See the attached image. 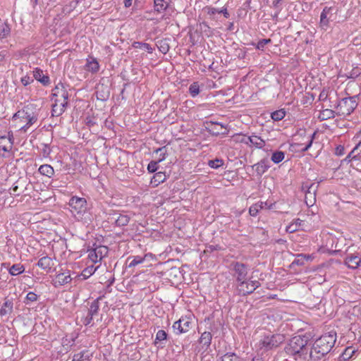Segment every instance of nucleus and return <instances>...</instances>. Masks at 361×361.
Segmentation results:
<instances>
[{
    "label": "nucleus",
    "mask_w": 361,
    "mask_h": 361,
    "mask_svg": "<svg viewBox=\"0 0 361 361\" xmlns=\"http://www.w3.org/2000/svg\"><path fill=\"white\" fill-rule=\"evenodd\" d=\"M336 341V333L330 332L322 335L313 343L312 350L310 351V357L314 360H319L328 354L334 347Z\"/></svg>",
    "instance_id": "obj_1"
},
{
    "label": "nucleus",
    "mask_w": 361,
    "mask_h": 361,
    "mask_svg": "<svg viewBox=\"0 0 361 361\" xmlns=\"http://www.w3.org/2000/svg\"><path fill=\"white\" fill-rule=\"evenodd\" d=\"M308 341L305 336H296L293 337L285 347V352L294 357L295 360H306L310 356L307 348Z\"/></svg>",
    "instance_id": "obj_2"
},
{
    "label": "nucleus",
    "mask_w": 361,
    "mask_h": 361,
    "mask_svg": "<svg viewBox=\"0 0 361 361\" xmlns=\"http://www.w3.org/2000/svg\"><path fill=\"white\" fill-rule=\"evenodd\" d=\"M314 134L306 136L305 130H301L298 133L299 142H296V138H295V144L290 145L289 150L295 152L306 151L311 146Z\"/></svg>",
    "instance_id": "obj_3"
},
{
    "label": "nucleus",
    "mask_w": 361,
    "mask_h": 361,
    "mask_svg": "<svg viewBox=\"0 0 361 361\" xmlns=\"http://www.w3.org/2000/svg\"><path fill=\"white\" fill-rule=\"evenodd\" d=\"M11 195L18 196L20 195H28L32 190V185L27 177H20L10 189Z\"/></svg>",
    "instance_id": "obj_4"
},
{
    "label": "nucleus",
    "mask_w": 361,
    "mask_h": 361,
    "mask_svg": "<svg viewBox=\"0 0 361 361\" xmlns=\"http://www.w3.org/2000/svg\"><path fill=\"white\" fill-rule=\"evenodd\" d=\"M356 97H350L342 99L338 104L336 109L339 115L348 116L357 107Z\"/></svg>",
    "instance_id": "obj_5"
},
{
    "label": "nucleus",
    "mask_w": 361,
    "mask_h": 361,
    "mask_svg": "<svg viewBox=\"0 0 361 361\" xmlns=\"http://www.w3.org/2000/svg\"><path fill=\"white\" fill-rule=\"evenodd\" d=\"M284 341L285 336L283 334H274L264 337L261 341V345L262 348L269 350L279 347Z\"/></svg>",
    "instance_id": "obj_6"
},
{
    "label": "nucleus",
    "mask_w": 361,
    "mask_h": 361,
    "mask_svg": "<svg viewBox=\"0 0 361 361\" xmlns=\"http://www.w3.org/2000/svg\"><path fill=\"white\" fill-rule=\"evenodd\" d=\"M237 292L239 295H246L250 294L260 286L258 281H247L246 279L238 282Z\"/></svg>",
    "instance_id": "obj_7"
},
{
    "label": "nucleus",
    "mask_w": 361,
    "mask_h": 361,
    "mask_svg": "<svg viewBox=\"0 0 361 361\" xmlns=\"http://www.w3.org/2000/svg\"><path fill=\"white\" fill-rule=\"evenodd\" d=\"M192 328V322L189 318L181 317L173 324V329L176 334L187 333Z\"/></svg>",
    "instance_id": "obj_8"
},
{
    "label": "nucleus",
    "mask_w": 361,
    "mask_h": 361,
    "mask_svg": "<svg viewBox=\"0 0 361 361\" xmlns=\"http://www.w3.org/2000/svg\"><path fill=\"white\" fill-rule=\"evenodd\" d=\"M69 206L73 213L81 214L87 209V201L82 197H72L69 200Z\"/></svg>",
    "instance_id": "obj_9"
},
{
    "label": "nucleus",
    "mask_w": 361,
    "mask_h": 361,
    "mask_svg": "<svg viewBox=\"0 0 361 361\" xmlns=\"http://www.w3.org/2000/svg\"><path fill=\"white\" fill-rule=\"evenodd\" d=\"M231 266L232 267V270L235 271L237 276L236 280L238 282L246 279L248 271L246 264L238 262H233Z\"/></svg>",
    "instance_id": "obj_10"
},
{
    "label": "nucleus",
    "mask_w": 361,
    "mask_h": 361,
    "mask_svg": "<svg viewBox=\"0 0 361 361\" xmlns=\"http://www.w3.org/2000/svg\"><path fill=\"white\" fill-rule=\"evenodd\" d=\"M109 249L106 246L100 245L89 250V258L94 262L101 261L108 254Z\"/></svg>",
    "instance_id": "obj_11"
},
{
    "label": "nucleus",
    "mask_w": 361,
    "mask_h": 361,
    "mask_svg": "<svg viewBox=\"0 0 361 361\" xmlns=\"http://www.w3.org/2000/svg\"><path fill=\"white\" fill-rule=\"evenodd\" d=\"M53 91V97H56V99H60L61 102H59V103H66V105H68L69 94L66 88L62 83L58 84Z\"/></svg>",
    "instance_id": "obj_12"
},
{
    "label": "nucleus",
    "mask_w": 361,
    "mask_h": 361,
    "mask_svg": "<svg viewBox=\"0 0 361 361\" xmlns=\"http://www.w3.org/2000/svg\"><path fill=\"white\" fill-rule=\"evenodd\" d=\"M72 280L70 271L58 274L53 280V284L55 287L63 286L70 283Z\"/></svg>",
    "instance_id": "obj_13"
},
{
    "label": "nucleus",
    "mask_w": 361,
    "mask_h": 361,
    "mask_svg": "<svg viewBox=\"0 0 361 361\" xmlns=\"http://www.w3.org/2000/svg\"><path fill=\"white\" fill-rule=\"evenodd\" d=\"M345 264L350 269L361 267V255H350L346 257Z\"/></svg>",
    "instance_id": "obj_14"
},
{
    "label": "nucleus",
    "mask_w": 361,
    "mask_h": 361,
    "mask_svg": "<svg viewBox=\"0 0 361 361\" xmlns=\"http://www.w3.org/2000/svg\"><path fill=\"white\" fill-rule=\"evenodd\" d=\"M59 102H61L60 99H55L54 103L52 104L51 115L53 116L61 115L67 106L66 103H59Z\"/></svg>",
    "instance_id": "obj_15"
},
{
    "label": "nucleus",
    "mask_w": 361,
    "mask_h": 361,
    "mask_svg": "<svg viewBox=\"0 0 361 361\" xmlns=\"http://www.w3.org/2000/svg\"><path fill=\"white\" fill-rule=\"evenodd\" d=\"M269 159H261L260 161L253 164L252 168L255 170L258 175L263 174L269 168Z\"/></svg>",
    "instance_id": "obj_16"
},
{
    "label": "nucleus",
    "mask_w": 361,
    "mask_h": 361,
    "mask_svg": "<svg viewBox=\"0 0 361 361\" xmlns=\"http://www.w3.org/2000/svg\"><path fill=\"white\" fill-rule=\"evenodd\" d=\"M35 80L39 81L44 85H48L50 83V80L48 75H44L43 71L36 68L33 71V77Z\"/></svg>",
    "instance_id": "obj_17"
},
{
    "label": "nucleus",
    "mask_w": 361,
    "mask_h": 361,
    "mask_svg": "<svg viewBox=\"0 0 361 361\" xmlns=\"http://www.w3.org/2000/svg\"><path fill=\"white\" fill-rule=\"evenodd\" d=\"M37 266L42 268V269L48 271L50 270L51 268L54 266V262L51 257L45 256L41 257L39 259L37 262Z\"/></svg>",
    "instance_id": "obj_18"
},
{
    "label": "nucleus",
    "mask_w": 361,
    "mask_h": 361,
    "mask_svg": "<svg viewBox=\"0 0 361 361\" xmlns=\"http://www.w3.org/2000/svg\"><path fill=\"white\" fill-rule=\"evenodd\" d=\"M249 140V145L250 146H255L257 148H262L265 146V141L259 136L252 135L247 137V140Z\"/></svg>",
    "instance_id": "obj_19"
},
{
    "label": "nucleus",
    "mask_w": 361,
    "mask_h": 361,
    "mask_svg": "<svg viewBox=\"0 0 361 361\" xmlns=\"http://www.w3.org/2000/svg\"><path fill=\"white\" fill-rule=\"evenodd\" d=\"M13 301L8 299H6V301L0 309V315L5 316L11 314L13 312Z\"/></svg>",
    "instance_id": "obj_20"
},
{
    "label": "nucleus",
    "mask_w": 361,
    "mask_h": 361,
    "mask_svg": "<svg viewBox=\"0 0 361 361\" xmlns=\"http://www.w3.org/2000/svg\"><path fill=\"white\" fill-rule=\"evenodd\" d=\"M166 178L165 173L159 171L156 173L151 179V184L156 187L163 183Z\"/></svg>",
    "instance_id": "obj_21"
},
{
    "label": "nucleus",
    "mask_w": 361,
    "mask_h": 361,
    "mask_svg": "<svg viewBox=\"0 0 361 361\" xmlns=\"http://www.w3.org/2000/svg\"><path fill=\"white\" fill-rule=\"evenodd\" d=\"M169 0H154V9L159 13L165 11L169 6Z\"/></svg>",
    "instance_id": "obj_22"
},
{
    "label": "nucleus",
    "mask_w": 361,
    "mask_h": 361,
    "mask_svg": "<svg viewBox=\"0 0 361 361\" xmlns=\"http://www.w3.org/2000/svg\"><path fill=\"white\" fill-rule=\"evenodd\" d=\"M11 32L8 24L3 20L0 19V38L6 37Z\"/></svg>",
    "instance_id": "obj_23"
},
{
    "label": "nucleus",
    "mask_w": 361,
    "mask_h": 361,
    "mask_svg": "<svg viewBox=\"0 0 361 361\" xmlns=\"http://www.w3.org/2000/svg\"><path fill=\"white\" fill-rule=\"evenodd\" d=\"M212 338V336L211 333L208 331H204V333L202 334L199 342L202 343L203 345L206 346V348H207L211 344Z\"/></svg>",
    "instance_id": "obj_24"
},
{
    "label": "nucleus",
    "mask_w": 361,
    "mask_h": 361,
    "mask_svg": "<svg viewBox=\"0 0 361 361\" xmlns=\"http://www.w3.org/2000/svg\"><path fill=\"white\" fill-rule=\"evenodd\" d=\"M157 46L159 50L162 53L166 54L170 49L169 39H163L157 42Z\"/></svg>",
    "instance_id": "obj_25"
},
{
    "label": "nucleus",
    "mask_w": 361,
    "mask_h": 361,
    "mask_svg": "<svg viewBox=\"0 0 361 361\" xmlns=\"http://www.w3.org/2000/svg\"><path fill=\"white\" fill-rule=\"evenodd\" d=\"M145 257H140V256H133L129 257L127 259V262H129L128 267H134L137 264H140L142 263L145 261Z\"/></svg>",
    "instance_id": "obj_26"
},
{
    "label": "nucleus",
    "mask_w": 361,
    "mask_h": 361,
    "mask_svg": "<svg viewBox=\"0 0 361 361\" xmlns=\"http://www.w3.org/2000/svg\"><path fill=\"white\" fill-rule=\"evenodd\" d=\"M353 185L357 189L361 190V171L355 170L353 174Z\"/></svg>",
    "instance_id": "obj_27"
},
{
    "label": "nucleus",
    "mask_w": 361,
    "mask_h": 361,
    "mask_svg": "<svg viewBox=\"0 0 361 361\" xmlns=\"http://www.w3.org/2000/svg\"><path fill=\"white\" fill-rule=\"evenodd\" d=\"M334 116H335L334 111H333L331 109H326L322 111L319 113L318 118L321 121H325V120H327L329 118H334Z\"/></svg>",
    "instance_id": "obj_28"
},
{
    "label": "nucleus",
    "mask_w": 361,
    "mask_h": 361,
    "mask_svg": "<svg viewBox=\"0 0 361 361\" xmlns=\"http://www.w3.org/2000/svg\"><path fill=\"white\" fill-rule=\"evenodd\" d=\"M309 258V256H306L305 255H298L297 258L293 260V262L290 264V268L293 269L295 265L296 266H302L305 264V262L307 259Z\"/></svg>",
    "instance_id": "obj_29"
},
{
    "label": "nucleus",
    "mask_w": 361,
    "mask_h": 361,
    "mask_svg": "<svg viewBox=\"0 0 361 361\" xmlns=\"http://www.w3.org/2000/svg\"><path fill=\"white\" fill-rule=\"evenodd\" d=\"M345 158H361V142H360L354 149L348 154Z\"/></svg>",
    "instance_id": "obj_30"
},
{
    "label": "nucleus",
    "mask_w": 361,
    "mask_h": 361,
    "mask_svg": "<svg viewBox=\"0 0 361 361\" xmlns=\"http://www.w3.org/2000/svg\"><path fill=\"white\" fill-rule=\"evenodd\" d=\"M25 271V267L20 264H15L9 269V274L13 276H17Z\"/></svg>",
    "instance_id": "obj_31"
},
{
    "label": "nucleus",
    "mask_w": 361,
    "mask_h": 361,
    "mask_svg": "<svg viewBox=\"0 0 361 361\" xmlns=\"http://www.w3.org/2000/svg\"><path fill=\"white\" fill-rule=\"evenodd\" d=\"M100 298H98L97 299L94 300L90 305V308L88 309V314L91 316H95L97 315L99 306V300Z\"/></svg>",
    "instance_id": "obj_32"
},
{
    "label": "nucleus",
    "mask_w": 361,
    "mask_h": 361,
    "mask_svg": "<svg viewBox=\"0 0 361 361\" xmlns=\"http://www.w3.org/2000/svg\"><path fill=\"white\" fill-rule=\"evenodd\" d=\"M39 172L42 175L51 177L54 174V169L49 164H43L39 168Z\"/></svg>",
    "instance_id": "obj_33"
},
{
    "label": "nucleus",
    "mask_w": 361,
    "mask_h": 361,
    "mask_svg": "<svg viewBox=\"0 0 361 361\" xmlns=\"http://www.w3.org/2000/svg\"><path fill=\"white\" fill-rule=\"evenodd\" d=\"M90 355H88L87 351H82L73 355L72 361H85L90 360Z\"/></svg>",
    "instance_id": "obj_34"
},
{
    "label": "nucleus",
    "mask_w": 361,
    "mask_h": 361,
    "mask_svg": "<svg viewBox=\"0 0 361 361\" xmlns=\"http://www.w3.org/2000/svg\"><path fill=\"white\" fill-rule=\"evenodd\" d=\"M37 119V114L33 112H30V110H27V114H26V116H25V118H23V120L30 126L36 123Z\"/></svg>",
    "instance_id": "obj_35"
},
{
    "label": "nucleus",
    "mask_w": 361,
    "mask_h": 361,
    "mask_svg": "<svg viewBox=\"0 0 361 361\" xmlns=\"http://www.w3.org/2000/svg\"><path fill=\"white\" fill-rule=\"evenodd\" d=\"M167 337H168V334L164 330H159L157 332L154 344L157 345L158 343L166 341Z\"/></svg>",
    "instance_id": "obj_36"
},
{
    "label": "nucleus",
    "mask_w": 361,
    "mask_h": 361,
    "mask_svg": "<svg viewBox=\"0 0 361 361\" xmlns=\"http://www.w3.org/2000/svg\"><path fill=\"white\" fill-rule=\"evenodd\" d=\"M133 47L136 49H145L149 54L152 53L154 50V49L149 44L140 42H135L133 43Z\"/></svg>",
    "instance_id": "obj_37"
},
{
    "label": "nucleus",
    "mask_w": 361,
    "mask_h": 361,
    "mask_svg": "<svg viewBox=\"0 0 361 361\" xmlns=\"http://www.w3.org/2000/svg\"><path fill=\"white\" fill-rule=\"evenodd\" d=\"M316 192H310V194L305 193V201L308 207L313 206L316 202Z\"/></svg>",
    "instance_id": "obj_38"
},
{
    "label": "nucleus",
    "mask_w": 361,
    "mask_h": 361,
    "mask_svg": "<svg viewBox=\"0 0 361 361\" xmlns=\"http://www.w3.org/2000/svg\"><path fill=\"white\" fill-rule=\"evenodd\" d=\"M87 68L89 71L97 73L99 69V65L96 59H92V61H87Z\"/></svg>",
    "instance_id": "obj_39"
},
{
    "label": "nucleus",
    "mask_w": 361,
    "mask_h": 361,
    "mask_svg": "<svg viewBox=\"0 0 361 361\" xmlns=\"http://www.w3.org/2000/svg\"><path fill=\"white\" fill-rule=\"evenodd\" d=\"M286 116V111L283 109L276 110L271 113V117L274 121H279L282 120Z\"/></svg>",
    "instance_id": "obj_40"
},
{
    "label": "nucleus",
    "mask_w": 361,
    "mask_h": 361,
    "mask_svg": "<svg viewBox=\"0 0 361 361\" xmlns=\"http://www.w3.org/2000/svg\"><path fill=\"white\" fill-rule=\"evenodd\" d=\"M221 361H240V358L234 353H227L221 357Z\"/></svg>",
    "instance_id": "obj_41"
},
{
    "label": "nucleus",
    "mask_w": 361,
    "mask_h": 361,
    "mask_svg": "<svg viewBox=\"0 0 361 361\" xmlns=\"http://www.w3.org/2000/svg\"><path fill=\"white\" fill-rule=\"evenodd\" d=\"M130 221V218L127 215L121 214L118 219L116 220V224L118 226H126Z\"/></svg>",
    "instance_id": "obj_42"
},
{
    "label": "nucleus",
    "mask_w": 361,
    "mask_h": 361,
    "mask_svg": "<svg viewBox=\"0 0 361 361\" xmlns=\"http://www.w3.org/2000/svg\"><path fill=\"white\" fill-rule=\"evenodd\" d=\"M331 16H325L324 14V15H321L320 16V27L326 30L328 27H329V20L331 19Z\"/></svg>",
    "instance_id": "obj_43"
},
{
    "label": "nucleus",
    "mask_w": 361,
    "mask_h": 361,
    "mask_svg": "<svg viewBox=\"0 0 361 361\" xmlns=\"http://www.w3.org/2000/svg\"><path fill=\"white\" fill-rule=\"evenodd\" d=\"M355 349L353 346L347 347L344 352L342 353L343 360H348L353 357L355 353Z\"/></svg>",
    "instance_id": "obj_44"
},
{
    "label": "nucleus",
    "mask_w": 361,
    "mask_h": 361,
    "mask_svg": "<svg viewBox=\"0 0 361 361\" xmlns=\"http://www.w3.org/2000/svg\"><path fill=\"white\" fill-rule=\"evenodd\" d=\"M319 185L316 183L310 184L308 182L303 183L301 186V189L306 193L307 190H312L313 192H316Z\"/></svg>",
    "instance_id": "obj_45"
},
{
    "label": "nucleus",
    "mask_w": 361,
    "mask_h": 361,
    "mask_svg": "<svg viewBox=\"0 0 361 361\" xmlns=\"http://www.w3.org/2000/svg\"><path fill=\"white\" fill-rule=\"evenodd\" d=\"M189 92L192 97H196L200 93V86L197 82H193L189 87Z\"/></svg>",
    "instance_id": "obj_46"
},
{
    "label": "nucleus",
    "mask_w": 361,
    "mask_h": 361,
    "mask_svg": "<svg viewBox=\"0 0 361 361\" xmlns=\"http://www.w3.org/2000/svg\"><path fill=\"white\" fill-rule=\"evenodd\" d=\"M27 110H30V108L28 106H25L21 111H17L13 116V119L16 120L17 118H22L23 120L25 116L27 114Z\"/></svg>",
    "instance_id": "obj_47"
},
{
    "label": "nucleus",
    "mask_w": 361,
    "mask_h": 361,
    "mask_svg": "<svg viewBox=\"0 0 361 361\" xmlns=\"http://www.w3.org/2000/svg\"><path fill=\"white\" fill-rule=\"evenodd\" d=\"M224 164V159H209L208 161V165L213 169H217Z\"/></svg>",
    "instance_id": "obj_48"
},
{
    "label": "nucleus",
    "mask_w": 361,
    "mask_h": 361,
    "mask_svg": "<svg viewBox=\"0 0 361 361\" xmlns=\"http://www.w3.org/2000/svg\"><path fill=\"white\" fill-rule=\"evenodd\" d=\"M163 160L164 159H158V161H154V160L151 161L147 166V169H148L149 172H150V173L155 172L159 169L158 163Z\"/></svg>",
    "instance_id": "obj_49"
},
{
    "label": "nucleus",
    "mask_w": 361,
    "mask_h": 361,
    "mask_svg": "<svg viewBox=\"0 0 361 361\" xmlns=\"http://www.w3.org/2000/svg\"><path fill=\"white\" fill-rule=\"evenodd\" d=\"M336 9L334 7H327L325 6L321 13V15H325L327 16H332L333 12L336 13Z\"/></svg>",
    "instance_id": "obj_50"
},
{
    "label": "nucleus",
    "mask_w": 361,
    "mask_h": 361,
    "mask_svg": "<svg viewBox=\"0 0 361 361\" xmlns=\"http://www.w3.org/2000/svg\"><path fill=\"white\" fill-rule=\"evenodd\" d=\"M259 207L256 205V204H252L249 209V214L252 216H256L259 210H261Z\"/></svg>",
    "instance_id": "obj_51"
},
{
    "label": "nucleus",
    "mask_w": 361,
    "mask_h": 361,
    "mask_svg": "<svg viewBox=\"0 0 361 361\" xmlns=\"http://www.w3.org/2000/svg\"><path fill=\"white\" fill-rule=\"evenodd\" d=\"M247 137H249V136H247V135H243V134H238L235 135V139L237 141L249 145L250 140L249 139L247 140Z\"/></svg>",
    "instance_id": "obj_52"
},
{
    "label": "nucleus",
    "mask_w": 361,
    "mask_h": 361,
    "mask_svg": "<svg viewBox=\"0 0 361 361\" xmlns=\"http://www.w3.org/2000/svg\"><path fill=\"white\" fill-rule=\"evenodd\" d=\"M94 271H95V269H94L93 267H90L85 269L82 271V275L84 276V279H87L90 276H91L94 273Z\"/></svg>",
    "instance_id": "obj_53"
},
{
    "label": "nucleus",
    "mask_w": 361,
    "mask_h": 361,
    "mask_svg": "<svg viewBox=\"0 0 361 361\" xmlns=\"http://www.w3.org/2000/svg\"><path fill=\"white\" fill-rule=\"evenodd\" d=\"M271 39H263L258 42L257 45V49H263L265 45L271 43Z\"/></svg>",
    "instance_id": "obj_54"
},
{
    "label": "nucleus",
    "mask_w": 361,
    "mask_h": 361,
    "mask_svg": "<svg viewBox=\"0 0 361 361\" xmlns=\"http://www.w3.org/2000/svg\"><path fill=\"white\" fill-rule=\"evenodd\" d=\"M37 295L33 292H30L27 294L26 296V302H25L26 304H28L27 302H35L37 300Z\"/></svg>",
    "instance_id": "obj_55"
},
{
    "label": "nucleus",
    "mask_w": 361,
    "mask_h": 361,
    "mask_svg": "<svg viewBox=\"0 0 361 361\" xmlns=\"http://www.w3.org/2000/svg\"><path fill=\"white\" fill-rule=\"evenodd\" d=\"M298 230V225L297 224V223H293V222L291 223L290 224H289L286 228V232H288L289 233H294L295 231H296Z\"/></svg>",
    "instance_id": "obj_56"
},
{
    "label": "nucleus",
    "mask_w": 361,
    "mask_h": 361,
    "mask_svg": "<svg viewBox=\"0 0 361 361\" xmlns=\"http://www.w3.org/2000/svg\"><path fill=\"white\" fill-rule=\"evenodd\" d=\"M154 152L156 153V154L157 156L162 157V158H165L164 157L167 152V147L166 146H164V147L158 148L157 149H156L154 151Z\"/></svg>",
    "instance_id": "obj_57"
},
{
    "label": "nucleus",
    "mask_w": 361,
    "mask_h": 361,
    "mask_svg": "<svg viewBox=\"0 0 361 361\" xmlns=\"http://www.w3.org/2000/svg\"><path fill=\"white\" fill-rule=\"evenodd\" d=\"M34 81V79L32 77H30L29 75H25L21 78V82L24 86H27V85L30 84Z\"/></svg>",
    "instance_id": "obj_58"
},
{
    "label": "nucleus",
    "mask_w": 361,
    "mask_h": 361,
    "mask_svg": "<svg viewBox=\"0 0 361 361\" xmlns=\"http://www.w3.org/2000/svg\"><path fill=\"white\" fill-rule=\"evenodd\" d=\"M360 73H361L360 68L357 67L352 70L348 78H357V76H359L360 75Z\"/></svg>",
    "instance_id": "obj_59"
},
{
    "label": "nucleus",
    "mask_w": 361,
    "mask_h": 361,
    "mask_svg": "<svg viewBox=\"0 0 361 361\" xmlns=\"http://www.w3.org/2000/svg\"><path fill=\"white\" fill-rule=\"evenodd\" d=\"M345 148L344 147L339 145L335 149L336 156H343L344 154Z\"/></svg>",
    "instance_id": "obj_60"
},
{
    "label": "nucleus",
    "mask_w": 361,
    "mask_h": 361,
    "mask_svg": "<svg viewBox=\"0 0 361 361\" xmlns=\"http://www.w3.org/2000/svg\"><path fill=\"white\" fill-rule=\"evenodd\" d=\"M285 153L282 151H276L272 153L271 158H284Z\"/></svg>",
    "instance_id": "obj_61"
},
{
    "label": "nucleus",
    "mask_w": 361,
    "mask_h": 361,
    "mask_svg": "<svg viewBox=\"0 0 361 361\" xmlns=\"http://www.w3.org/2000/svg\"><path fill=\"white\" fill-rule=\"evenodd\" d=\"M205 10L207 11V13L210 16L214 15L216 13H219V10L212 8V7H207L205 8Z\"/></svg>",
    "instance_id": "obj_62"
},
{
    "label": "nucleus",
    "mask_w": 361,
    "mask_h": 361,
    "mask_svg": "<svg viewBox=\"0 0 361 361\" xmlns=\"http://www.w3.org/2000/svg\"><path fill=\"white\" fill-rule=\"evenodd\" d=\"M352 161L353 159H343L341 162V164L339 166L338 168H343L345 166H348L350 164V166H352Z\"/></svg>",
    "instance_id": "obj_63"
},
{
    "label": "nucleus",
    "mask_w": 361,
    "mask_h": 361,
    "mask_svg": "<svg viewBox=\"0 0 361 361\" xmlns=\"http://www.w3.org/2000/svg\"><path fill=\"white\" fill-rule=\"evenodd\" d=\"M51 149L49 146L45 145L43 149V157L46 158L50 154Z\"/></svg>",
    "instance_id": "obj_64"
}]
</instances>
